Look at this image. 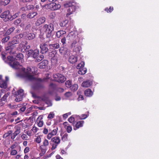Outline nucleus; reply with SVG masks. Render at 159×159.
<instances>
[{"mask_svg":"<svg viewBox=\"0 0 159 159\" xmlns=\"http://www.w3.org/2000/svg\"><path fill=\"white\" fill-rule=\"evenodd\" d=\"M23 72L19 74L20 76L26 80L31 81L34 80V74H35L37 71L36 68L34 66L28 67L25 71V68L22 69Z\"/></svg>","mask_w":159,"mask_h":159,"instance_id":"nucleus-1","label":"nucleus"},{"mask_svg":"<svg viewBox=\"0 0 159 159\" xmlns=\"http://www.w3.org/2000/svg\"><path fill=\"white\" fill-rule=\"evenodd\" d=\"M67 39L71 41V47L73 48L79 45V38L74 32L71 31L69 33L67 36Z\"/></svg>","mask_w":159,"mask_h":159,"instance_id":"nucleus-2","label":"nucleus"},{"mask_svg":"<svg viewBox=\"0 0 159 159\" xmlns=\"http://www.w3.org/2000/svg\"><path fill=\"white\" fill-rule=\"evenodd\" d=\"M54 29L53 25L50 23L48 25L45 24L42 28V30L45 32L47 38H50L51 36V34Z\"/></svg>","mask_w":159,"mask_h":159,"instance_id":"nucleus-3","label":"nucleus"},{"mask_svg":"<svg viewBox=\"0 0 159 159\" xmlns=\"http://www.w3.org/2000/svg\"><path fill=\"white\" fill-rule=\"evenodd\" d=\"M19 43V40L16 38H13L12 40L8 43V46L6 48V49L8 52H11L13 48L16 46V45Z\"/></svg>","mask_w":159,"mask_h":159,"instance_id":"nucleus-4","label":"nucleus"},{"mask_svg":"<svg viewBox=\"0 0 159 159\" xmlns=\"http://www.w3.org/2000/svg\"><path fill=\"white\" fill-rule=\"evenodd\" d=\"M39 54V51L38 49L34 50H30L28 51L26 53L27 57H31L35 59Z\"/></svg>","mask_w":159,"mask_h":159,"instance_id":"nucleus-5","label":"nucleus"},{"mask_svg":"<svg viewBox=\"0 0 159 159\" xmlns=\"http://www.w3.org/2000/svg\"><path fill=\"white\" fill-rule=\"evenodd\" d=\"M54 78V80L57 82L59 83H63L66 80V78L63 75L60 74H57L54 75H53Z\"/></svg>","mask_w":159,"mask_h":159,"instance_id":"nucleus-6","label":"nucleus"},{"mask_svg":"<svg viewBox=\"0 0 159 159\" xmlns=\"http://www.w3.org/2000/svg\"><path fill=\"white\" fill-rule=\"evenodd\" d=\"M50 40L47 41L46 43H43L40 45L41 49L40 52L42 54H45L48 51V46Z\"/></svg>","mask_w":159,"mask_h":159,"instance_id":"nucleus-7","label":"nucleus"},{"mask_svg":"<svg viewBox=\"0 0 159 159\" xmlns=\"http://www.w3.org/2000/svg\"><path fill=\"white\" fill-rule=\"evenodd\" d=\"M48 9H50V10H57L60 8L61 7L60 5L56 4L55 3H52L45 6Z\"/></svg>","mask_w":159,"mask_h":159,"instance_id":"nucleus-8","label":"nucleus"},{"mask_svg":"<svg viewBox=\"0 0 159 159\" xmlns=\"http://www.w3.org/2000/svg\"><path fill=\"white\" fill-rule=\"evenodd\" d=\"M24 90L20 89L17 91L16 93V98L15 99L16 101L19 102L22 100V97L24 95Z\"/></svg>","mask_w":159,"mask_h":159,"instance_id":"nucleus-9","label":"nucleus"},{"mask_svg":"<svg viewBox=\"0 0 159 159\" xmlns=\"http://www.w3.org/2000/svg\"><path fill=\"white\" fill-rule=\"evenodd\" d=\"M75 2L73 1H68L66 2L65 4H64V6L66 8H67L70 7H71V9L72 10H75L78 9V7H76L75 6Z\"/></svg>","mask_w":159,"mask_h":159,"instance_id":"nucleus-10","label":"nucleus"},{"mask_svg":"<svg viewBox=\"0 0 159 159\" xmlns=\"http://www.w3.org/2000/svg\"><path fill=\"white\" fill-rule=\"evenodd\" d=\"M0 17L2 18H7L8 19H11V15H10L9 11H5L1 14Z\"/></svg>","mask_w":159,"mask_h":159,"instance_id":"nucleus-11","label":"nucleus"},{"mask_svg":"<svg viewBox=\"0 0 159 159\" xmlns=\"http://www.w3.org/2000/svg\"><path fill=\"white\" fill-rule=\"evenodd\" d=\"M49 55H52V57L51 59V62L54 64H57L58 61V57L57 55H55L52 52H50Z\"/></svg>","mask_w":159,"mask_h":159,"instance_id":"nucleus-12","label":"nucleus"},{"mask_svg":"<svg viewBox=\"0 0 159 159\" xmlns=\"http://www.w3.org/2000/svg\"><path fill=\"white\" fill-rule=\"evenodd\" d=\"M48 63V61L46 60H43L40 63H39L38 66V67L41 69L44 68L47 66Z\"/></svg>","mask_w":159,"mask_h":159,"instance_id":"nucleus-13","label":"nucleus"},{"mask_svg":"<svg viewBox=\"0 0 159 159\" xmlns=\"http://www.w3.org/2000/svg\"><path fill=\"white\" fill-rule=\"evenodd\" d=\"M58 128H57L56 129H54L52 130L51 131L49 132L47 136V138L48 139H50L52 136L56 135L57 132Z\"/></svg>","mask_w":159,"mask_h":159,"instance_id":"nucleus-14","label":"nucleus"},{"mask_svg":"<svg viewBox=\"0 0 159 159\" xmlns=\"http://www.w3.org/2000/svg\"><path fill=\"white\" fill-rule=\"evenodd\" d=\"M43 88L44 86L41 82L36 83L34 86V88L36 90H40L43 89Z\"/></svg>","mask_w":159,"mask_h":159,"instance_id":"nucleus-15","label":"nucleus"},{"mask_svg":"<svg viewBox=\"0 0 159 159\" xmlns=\"http://www.w3.org/2000/svg\"><path fill=\"white\" fill-rule=\"evenodd\" d=\"M46 20V18L44 17H42L39 18L35 22L36 25L39 26L43 23Z\"/></svg>","mask_w":159,"mask_h":159,"instance_id":"nucleus-16","label":"nucleus"},{"mask_svg":"<svg viewBox=\"0 0 159 159\" xmlns=\"http://www.w3.org/2000/svg\"><path fill=\"white\" fill-rule=\"evenodd\" d=\"M49 49H58L60 47V45L58 43H55L53 44H49Z\"/></svg>","mask_w":159,"mask_h":159,"instance_id":"nucleus-17","label":"nucleus"},{"mask_svg":"<svg viewBox=\"0 0 159 159\" xmlns=\"http://www.w3.org/2000/svg\"><path fill=\"white\" fill-rule=\"evenodd\" d=\"M8 64L11 67L14 69H17L19 65V63L15 60L12 62H8Z\"/></svg>","mask_w":159,"mask_h":159,"instance_id":"nucleus-18","label":"nucleus"},{"mask_svg":"<svg viewBox=\"0 0 159 159\" xmlns=\"http://www.w3.org/2000/svg\"><path fill=\"white\" fill-rule=\"evenodd\" d=\"M77 59L76 56L71 55H70L69 59V62L71 63H74L77 61Z\"/></svg>","mask_w":159,"mask_h":159,"instance_id":"nucleus-19","label":"nucleus"},{"mask_svg":"<svg viewBox=\"0 0 159 159\" xmlns=\"http://www.w3.org/2000/svg\"><path fill=\"white\" fill-rule=\"evenodd\" d=\"M92 84L91 81L88 80L84 81L82 84V86L84 87H89Z\"/></svg>","mask_w":159,"mask_h":159,"instance_id":"nucleus-20","label":"nucleus"},{"mask_svg":"<svg viewBox=\"0 0 159 159\" xmlns=\"http://www.w3.org/2000/svg\"><path fill=\"white\" fill-rule=\"evenodd\" d=\"M66 32L65 31L59 30L56 33V36L58 38L62 37L64 34H66Z\"/></svg>","mask_w":159,"mask_h":159,"instance_id":"nucleus-21","label":"nucleus"},{"mask_svg":"<svg viewBox=\"0 0 159 159\" xmlns=\"http://www.w3.org/2000/svg\"><path fill=\"white\" fill-rule=\"evenodd\" d=\"M84 123V121L83 120L79 121H78L76 122L75 125V127L76 129L74 128V129L75 130L77 129H78L80 127H82Z\"/></svg>","mask_w":159,"mask_h":159,"instance_id":"nucleus-22","label":"nucleus"},{"mask_svg":"<svg viewBox=\"0 0 159 159\" xmlns=\"http://www.w3.org/2000/svg\"><path fill=\"white\" fill-rule=\"evenodd\" d=\"M84 93L86 96L88 97L92 96L93 94V92L89 89H88L84 91Z\"/></svg>","mask_w":159,"mask_h":159,"instance_id":"nucleus-23","label":"nucleus"},{"mask_svg":"<svg viewBox=\"0 0 159 159\" xmlns=\"http://www.w3.org/2000/svg\"><path fill=\"white\" fill-rule=\"evenodd\" d=\"M40 149L41 150V152L39 153V156L40 157L43 156L46 153L47 150V148H46L43 146H40Z\"/></svg>","mask_w":159,"mask_h":159,"instance_id":"nucleus-24","label":"nucleus"},{"mask_svg":"<svg viewBox=\"0 0 159 159\" xmlns=\"http://www.w3.org/2000/svg\"><path fill=\"white\" fill-rule=\"evenodd\" d=\"M51 142L58 144L60 142V140L58 137H55L51 139Z\"/></svg>","mask_w":159,"mask_h":159,"instance_id":"nucleus-25","label":"nucleus"},{"mask_svg":"<svg viewBox=\"0 0 159 159\" xmlns=\"http://www.w3.org/2000/svg\"><path fill=\"white\" fill-rule=\"evenodd\" d=\"M10 37L9 35L6 34L3 37H2L1 42L2 43H5L8 42V41L10 39Z\"/></svg>","mask_w":159,"mask_h":159,"instance_id":"nucleus-26","label":"nucleus"},{"mask_svg":"<svg viewBox=\"0 0 159 159\" xmlns=\"http://www.w3.org/2000/svg\"><path fill=\"white\" fill-rule=\"evenodd\" d=\"M35 34L34 33H29L26 36V39L29 40L33 39L35 38Z\"/></svg>","mask_w":159,"mask_h":159,"instance_id":"nucleus-27","label":"nucleus"},{"mask_svg":"<svg viewBox=\"0 0 159 159\" xmlns=\"http://www.w3.org/2000/svg\"><path fill=\"white\" fill-rule=\"evenodd\" d=\"M37 14V13L36 12L32 11L29 13L27 15L28 18H32L34 17Z\"/></svg>","mask_w":159,"mask_h":159,"instance_id":"nucleus-28","label":"nucleus"},{"mask_svg":"<svg viewBox=\"0 0 159 159\" xmlns=\"http://www.w3.org/2000/svg\"><path fill=\"white\" fill-rule=\"evenodd\" d=\"M44 57V56L43 55H40L39 56H37L34 59H35V62H39L42 61Z\"/></svg>","mask_w":159,"mask_h":159,"instance_id":"nucleus-29","label":"nucleus"},{"mask_svg":"<svg viewBox=\"0 0 159 159\" xmlns=\"http://www.w3.org/2000/svg\"><path fill=\"white\" fill-rule=\"evenodd\" d=\"M73 51L77 53H79L81 49V47L79 45H78L73 48Z\"/></svg>","mask_w":159,"mask_h":159,"instance_id":"nucleus-30","label":"nucleus"},{"mask_svg":"<svg viewBox=\"0 0 159 159\" xmlns=\"http://www.w3.org/2000/svg\"><path fill=\"white\" fill-rule=\"evenodd\" d=\"M20 132V129H17L14 132L13 134V135L11 137L12 139H14L16 137L17 135Z\"/></svg>","mask_w":159,"mask_h":159,"instance_id":"nucleus-31","label":"nucleus"},{"mask_svg":"<svg viewBox=\"0 0 159 159\" xmlns=\"http://www.w3.org/2000/svg\"><path fill=\"white\" fill-rule=\"evenodd\" d=\"M78 71V73L79 74L84 75L86 72V69L85 68H80Z\"/></svg>","mask_w":159,"mask_h":159,"instance_id":"nucleus-32","label":"nucleus"},{"mask_svg":"<svg viewBox=\"0 0 159 159\" xmlns=\"http://www.w3.org/2000/svg\"><path fill=\"white\" fill-rule=\"evenodd\" d=\"M15 28L13 27H11L6 31V34L7 35H9L15 30Z\"/></svg>","mask_w":159,"mask_h":159,"instance_id":"nucleus-33","label":"nucleus"},{"mask_svg":"<svg viewBox=\"0 0 159 159\" xmlns=\"http://www.w3.org/2000/svg\"><path fill=\"white\" fill-rule=\"evenodd\" d=\"M78 88V85L75 84L71 86L70 88L71 90L73 91H75L77 90Z\"/></svg>","mask_w":159,"mask_h":159,"instance_id":"nucleus-34","label":"nucleus"},{"mask_svg":"<svg viewBox=\"0 0 159 159\" xmlns=\"http://www.w3.org/2000/svg\"><path fill=\"white\" fill-rule=\"evenodd\" d=\"M31 27V25L30 24H29L26 25L25 28V30H26V32L29 33V31H30Z\"/></svg>","mask_w":159,"mask_h":159,"instance_id":"nucleus-35","label":"nucleus"},{"mask_svg":"<svg viewBox=\"0 0 159 159\" xmlns=\"http://www.w3.org/2000/svg\"><path fill=\"white\" fill-rule=\"evenodd\" d=\"M0 82L1 81L0 80ZM0 86L1 88L5 89L7 87V84L6 82H2V83H0Z\"/></svg>","mask_w":159,"mask_h":159,"instance_id":"nucleus-36","label":"nucleus"},{"mask_svg":"<svg viewBox=\"0 0 159 159\" xmlns=\"http://www.w3.org/2000/svg\"><path fill=\"white\" fill-rule=\"evenodd\" d=\"M23 57V54L22 53H20L17 55L16 59V60H21Z\"/></svg>","mask_w":159,"mask_h":159,"instance_id":"nucleus-37","label":"nucleus"},{"mask_svg":"<svg viewBox=\"0 0 159 159\" xmlns=\"http://www.w3.org/2000/svg\"><path fill=\"white\" fill-rule=\"evenodd\" d=\"M27 42L26 41L23 42L19 45V47L20 48H25V45H26Z\"/></svg>","mask_w":159,"mask_h":159,"instance_id":"nucleus-38","label":"nucleus"},{"mask_svg":"<svg viewBox=\"0 0 159 159\" xmlns=\"http://www.w3.org/2000/svg\"><path fill=\"white\" fill-rule=\"evenodd\" d=\"M10 2V0H5L4 1H1L0 4L1 5L5 6L8 4Z\"/></svg>","mask_w":159,"mask_h":159,"instance_id":"nucleus-39","label":"nucleus"},{"mask_svg":"<svg viewBox=\"0 0 159 159\" xmlns=\"http://www.w3.org/2000/svg\"><path fill=\"white\" fill-rule=\"evenodd\" d=\"M68 23V21L67 20H65L60 23V25L61 27L65 26Z\"/></svg>","mask_w":159,"mask_h":159,"instance_id":"nucleus-40","label":"nucleus"},{"mask_svg":"<svg viewBox=\"0 0 159 159\" xmlns=\"http://www.w3.org/2000/svg\"><path fill=\"white\" fill-rule=\"evenodd\" d=\"M12 132V131L11 130H10L8 131L7 133H5L3 135V138H6L8 137L10 134H11Z\"/></svg>","mask_w":159,"mask_h":159,"instance_id":"nucleus-41","label":"nucleus"},{"mask_svg":"<svg viewBox=\"0 0 159 159\" xmlns=\"http://www.w3.org/2000/svg\"><path fill=\"white\" fill-rule=\"evenodd\" d=\"M10 92H8L7 93L5 94L3 97L2 98V100H3L4 101H5L7 100V98L8 96L10 94Z\"/></svg>","mask_w":159,"mask_h":159,"instance_id":"nucleus-42","label":"nucleus"},{"mask_svg":"<svg viewBox=\"0 0 159 159\" xmlns=\"http://www.w3.org/2000/svg\"><path fill=\"white\" fill-rule=\"evenodd\" d=\"M7 60L10 61L9 62H13L15 59L14 58L11 56H8L7 57Z\"/></svg>","mask_w":159,"mask_h":159,"instance_id":"nucleus-43","label":"nucleus"},{"mask_svg":"<svg viewBox=\"0 0 159 159\" xmlns=\"http://www.w3.org/2000/svg\"><path fill=\"white\" fill-rule=\"evenodd\" d=\"M48 144V141L47 139H45L43 142V145H41V146L45 147L46 148H47V146Z\"/></svg>","mask_w":159,"mask_h":159,"instance_id":"nucleus-44","label":"nucleus"},{"mask_svg":"<svg viewBox=\"0 0 159 159\" xmlns=\"http://www.w3.org/2000/svg\"><path fill=\"white\" fill-rule=\"evenodd\" d=\"M23 8H24L23 10H30L33 9V6L32 5H28L25 7Z\"/></svg>","mask_w":159,"mask_h":159,"instance_id":"nucleus-45","label":"nucleus"},{"mask_svg":"<svg viewBox=\"0 0 159 159\" xmlns=\"http://www.w3.org/2000/svg\"><path fill=\"white\" fill-rule=\"evenodd\" d=\"M68 136V134L67 133L64 134V135L62 137L61 139L63 141H64L67 140V137Z\"/></svg>","mask_w":159,"mask_h":159,"instance_id":"nucleus-46","label":"nucleus"},{"mask_svg":"<svg viewBox=\"0 0 159 159\" xmlns=\"http://www.w3.org/2000/svg\"><path fill=\"white\" fill-rule=\"evenodd\" d=\"M71 80H68L66 81L65 83V84L67 88H70L71 86Z\"/></svg>","mask_w":159,"mask_h":159,"instance_id":"nucleus-47","label":"nucleus"},{"mask_svg":"<svg viewBox=\"0 0 159 159\" xmlns=\"http://www.w3.org/2000/svg\"><path fill=\"white\" fill-rule=\"evenodd\" d=\"M6 31L4 30H3L2 31H0V37L2 38L3 37V36L6 35Z\"/></svg>","mask_w":159,"mask_h":159,"instance_id":"nucleus-48","label":"nucleus"},{"mask_svg":"<svg viewBox=\"0 0 159 159\" xmlns=\"http://www.w3.org/2000/svg\"><path fill=\"white\" fill-rule=\"evenodd\" d=\"M55 114L53 112H51L48 115V119H52L54 116Z\"/></svg>","mask_w":159,"mask_h":159,"instance_id":"nucleus-49","label":"nucleus"},{"mask_svg":"<svg viewBox=\"0 0 159 159\" xmlns=\"http://www.w3.org/2000/svg\"><path fill=\"white\" fill-rule=\"evenodd\" d=\"M84 66V63L83 62H81L78 64L77 66V68L80 69V68H82Z\"/></svg>","mask_w":159,"mask_h":159,"instance_id":"nucleus-50","label":"nucleus"},{"mask_svg":"<svg viewBox=\"0 0 159 159\" xmlns=\"http://www.w3.org/2000/svg\"><path fill=\"white\" fill-rule=\"evenodd\" d=\"M88 116L87 115L83 114L81 115L80 116H79V119L80 120H83L86 119Z\"/></svg>","mask_w":159,"mask_h":159,"instance_id":"nucleus-51","label":"nucleus"},{"mask_svg":"<svg viewBox=\"0 0 159 159\" xmlns=\"http://www.w3.org/2000/svg\"><path fill=\"white\" fill-rule=\"evenodd\" d=\"M72 130V128L70 126V125H68L67 126V127L66 128V131L68 133H70L71 131Z\"/></svg>","mask_w":159,"mask_h":159,"instance_id":"nucleus-52","label":"nucleus"},{"mask_svg":"<svg viewBox=\"0 0 159 159\" xmlns=\"http://www.w3.org/2000/svg\"><path fill=\"white\" fill-rule=\"evenodd\" d=\"M56 16V14L54 12H52L50 13L49 15V17L51 19L54 18Z\"/></svg>","mask_w":159,"mask_h":159,"instance_id":"nucleus-53","label":"nucleus"},{"mask_svg":"<svg viewBox=\"0 0 159 159\" xmlns=\"http://www.w3.org/2000/svg\"><path fill=\"white\" fill-rule=\"evenodd\" d=\"M33 109V107H29V108H28L26 111L25 112V114L26 115H27L29 113L30 111H31V110Z\"/></svg>","mask_w":159,"mask_h":159,"instance_id":"nucleus-54","label":"nucleus"},{"mask_svg":"<svg viewBox=\"0 0 159 159\" xmlns=\"http://www.w3.org/2000/svg\"><path fill=\"white\" fill-rule=\"evenodd\" d=\"M1 57L3 60L5 61L6 59V53L4 52H2L1 54Z\"/></svg>","mask_w":159,"mask_h":159,"instance_id":"nucleus-55","label":"nucleus"},{"mask_svg":"<svg viewBox=\"0 0 159 159\" xmlns=\"http://www.w3.org/2000/svg\"><path fill=\"white\" fill-rule=\"evenodd\" d=\"M68 120L70 122L72 123L74 121L75 119L74 117L71 116L68 119Z\"/></svg>","mask_w":159,"mask_h":159,"instance_id":"nucleus-56","label":"nucleus"},{"mask_svg":"<svg viewBox=\"0 0 159 159\" xmlns=\"http://www.w3.org/2000/svg\"><path fill=\"white\" fill-rule=\"evenodd\" d=\"M48 105V106H51L52 105V103L51 101L48 99L45 102Z\"/></svg>","mask_w":159,"mask_h":159,"instance_id":"nucleus-57","label":"nucleus"},{"mask_svg":"<svg viewBox=\"0 0 159 159\" xmlns=\"http://www.w3.org/2000/svg\"><path fill=\"white\" fill-rule=\"evenodd\" d=\"M21 20L20 19H17L14 21V24L16 25H17L20 23Z\"/></svg>","mask_w":159,"mask_h":159,"instance_id":"nucleus-58","label":"nucleus"},{"mask_svg":"<svg viewBox=\"0 0 159 159\" xmlns=\"http://www.w3.org/2000/svg\"><path fill=\"white\" fill-rule=\"evenodd\" d=\"M43 124V121H39L38 123V125L39 127H42Z\"/></svg>","mask_w":159,"mask_h":159,"instance_id":"nucleus-59","label":"nucleus"},{"mask_svg":"<svg viewBox=\"0 0 159 159\" xmlns=\"http://www.w3.org/2000/svg\"><path fill=\"white\" fill-rule=\"evenodd\" d=\"M17 153V151L15 150H11L10 154L12 155H15Z\"/></svg>","mask_w":159,"mask_h":159,"instance_id":"nucleus-60","label":"nucleus"},{"mask_svg":"<svg viewBox=\"0 0 159 159\" xmlns=\"http://www.w3.org/2000/svg\"><path fill=\"white\" fill-rule=\"evenodd\" d=\"M38 130L39 129L34 126L32 129V130L35 133H36Z\"/></svg>","mask_w":159,"mask_h":159,"instance_id":"nucleus-61","label":"nucleus"},{"mask_svg":"<svg viewBox=\"0 0 159 159\" xmlns=\"http://www.w3.org/2000/svg\"><path fill=\"white\" fill-rule=\"evenodd\" d=\"M70 53V51L68 49H65L64 50V52H63V53H62L63 54H64L65 55H68Z\"/></svg>","mask_w":159,"mask_h":159,"instance_id":"nucleus-62","label":"nucleus"},{"mask_svg":"<svg viewBox=\"0 0 159 159\" xmlns=\"http://www.w3.org/2000/svg\"><path fill=\"white\" fill-rule=\"evenodd\" d=\"M48 99H49L48 98L45 96H43L41 98V100L45 102Z\"/></svg>","mask_w":159,"mask_h":159,"instance_id":"nucleus-63","label":"nucleus"},{"mask_svg":"<svg viewBox=\"0 0 159 159\" xmlns=\"http://www.w3.org/2000/svg\"><path fill=\"white\" fill-rule=\"evenodd\" d=\"M72 95V93L70 92H67L65 94V96L67 97H69L70 96Z\"/></svg>","mask_w":159,"mask_h":159,"instance_id":"nucleus-64","label":"nucleus"}]
</instances>
